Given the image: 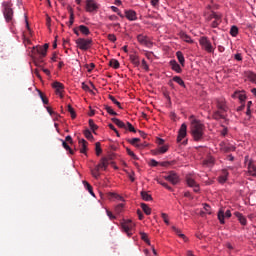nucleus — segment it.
I'll use <instances>...</instances> for the list:
<instances>
[{
	"mask_svg": "<svg viewBox=\"0 0 256 256\" xmlns=\"http://www.w3.org/2000/svg\"><path fill=\"white\" fill-rule=\"evenodd\" d=\"M217 109H219L218 111H221L222 113H227L229 108L227 107V102H225V99L217 100Z\"/></svg>",
	"mask_w": 256,
	"mask_h": 256,
	"instance_id": "nucleus-13",
	"label": "nucleus"
},
{
	"mask_svg": "<svg viewBox=\"0 0 256 256\" xmlns=\"http://www.w3.org/2000/svg\"><path fill=\"white\" fill-rule=\"evenodd\" d=\"M164 179L169 181L172 185H177V183H179V175L173 171H170L168 175L164 176Z\"/></svg>",
	"mask_w": 256,
	"mask_h": 256,
	"instance_id": "nucleus-9",
	"label": "nucleus"
},
{
	"mask_svg": "<svg viewBox=\"0 0 256 256\" xmlns=\"http://www.w3.org/2000/svg\"><path fill=\"white\" fill-rule=\"evenodd\" d=\"M248 173L252 177H256V166H255V164H253L252 161H250L249 164H248Z\"/></svg>",
	"mask_w": 256,
	"mask_h": 256,
	"instance_id": "nucleus-20",
	"label": "nucleus"
},
{
	"mask_svg": "<svg viewBox=\"0 0 256 256\" xmlns=\"http://www.w3.org/2000/svg\"><path fill=\"white\" fill-rule=\"evenodd\" d=\"M230 35L232 37H237V35H239V28L237 26H232L230 29Z\"/></svg>",
	"mask_w": 256,
	"mask_h": 256,
	"instance_id": "nucleus-42",
	"label": "nucleus"
},
{
	"mask_svg": "<svg viewBox=\"0 0 256 256\" xmlns=\"http://www.w3.org/2000/svg\"><path fill=\"white\" fill-rule=\"evenodd\" d=\"M176 57L180 65H182V67H185V56H183V52L181 51L176 52Z\"/></svg>",
	"mask_w": 256,
	"mask_h": 256,
	"instance_id": "nucleus-27",
	"label": "nucleus"
},
{
	"mask_svg": "<svg viewBox=\"0 0 256 256\" xmlns=\"http://www.w3.org/2000/svg\"><path fill=\"white\" fill-rule=\"evenodd\" d=\"M38 95L40 97V99L42 100L44 105H49V99H47V96H45V94L43 92H41V90H37Z\"/></svg>",
	"mask_w": 256,
	"mask_h": 256,
	"instance_id": "nucleus-31",
	"label": "nucleus"
},
{
	"mask_svg": "<svg viewBox=\"0 0 256 256\" xmlns=\"http://www.w3.org/2000/svg\"><path fill=\"white\" fill-rule=\"evenodd\" d=\"M2 7H4L3 15L6 19L7 23H11L13 21V9L11 2H3Z\"/></svg>",
	"mask_w": 256,
	"mask_h": 256,
	"instance_id": "nucleus-5",
	"label": "nucleus"
},
{
	"mask_svg": "<svg viewBox=\"0 0 256 256\" xmlns=\"http://www.w3.org/2000/svg\"><path fill=\"white\" fill-rule=\"evenodd\" d=\"M170 65L173 71H176V73H181V66L179 65V63H177V61L171 60Z\"/></svg>",
	"mask_w": 256,
	"mask_h": 256,
	"instance_id": "nucleus-21",
	"label": "nucleus"
},
{
	"mask_svg": "<svg viewBox=\"0 0 256 256\" xmlns=\"http://www.w3.org/2000/svg\"><path fill=\"white\" fill-rule=\"evenodd\" d=\"M108 39H109L112 43H115V41H117V36H115V34H108Z\"/></svg>",
	"mask_w": 256,
	"mask_h": 256,
	"instance_id": "nucleus-60",
	"label": "nucleus"
},
{
	"mask_svg": "<svg viewBox=\"0 0 256 256\" xmlns=\"http://www.w3.org/2000/svg\"><path fill=\"white\" fill-rule=\"evenodd\" d=\"M215 163V158L209 157L207 160L204 161V165H213Z\"/></svg>",
	"mask_w": 256,
	"mask_h": 256,
	"instance_id": "nucleus-53",
	"label": "nucleus"
},
{
	"mask_svg": "<svg viewBox=\"0 0 256 256\" xmlns=\"http://www.w3.org/2000/svg\"><path fill=\"white\" fill-rule=\"evenodd\" d=\"M125 17L128 21H137V12L134 10H126Z\"/></svg>",
	"mask_w": 256,
	"mask_h": 256,
	"instance_id": "nucleus-16",
	"label": "nucleus"
},
{
	"mask_svg": "<svg viewBox=\"0 0 256 256\" xmlns=\"http://www.w3.org/2000/svg\"><path fill=\"white\" fill-rule=\"evenodd\" d=\"M234 59H236V61H243V57L239 53L235 54Z\"/></svg>",
	"mask_w": 256,
	"mask_h": 256,
	"instance_id": "nucleus-63",
	"label": "nucleus"
},
{
	"mask_svg": "<svg viewBox=\"0 0 256 256\" xmlns=\"http://www.w3.org/2000/svg\"><path fill=\"white\" fill-rule=\"evenodd\" d=\"M222 151H224V153H229V151H235V148L233 146H223L222 145Z\"/></svg>",
	"mask_w": 256,
	"mask_h": 256,
	"instance_id": "nucleus-51",
	"label": "nucleus"
},
{
	"mask_svg": "<svg viewBox=\"0 0 256 256\" xmlns=\"http://www.w3.org/2000/svg\"><path fill=\"white\" fill-rule=\"evenodd\" d=\"M84 136L86 137V139H93V134L89 130L84 131Z\"/></svg>",
	"mask_w": 256,
	"mask_h": 256,
	"instance_id": "nucleus-56",
	"label": "nucleus"
},
{
	"mask_svg": "<svg viewBox=\"0 0 256 256\" xmlns=\"http://www.w3.org/2000/svg\"><path fill=\"white\" fill-rule=\"evenodd\" d=\"M206 21H212L211 27L215 29L219 27V25H221V22H222L221 14H217V12H211L210 14L206 15Z\"/></svg>",
	"mask_w": 256,
	"mask_h": 256,
	"instance_id": "nucleus-4",
	"label": "nucleus"
},
{
	"mask_svg": "<svg viewBox=\"0 0 256 256\" xmlns=\"http://www.w3.org/2000/svg\"><path fill=\"white\" fill-rule=\"evenodd\" d=\"M75 43L81 51H88V49H91V46L93 45V39L78 38Z\"/></svg>",
	"mask_w": 256,
	"mask_h": 256,
	"instance_id": "nucleus-3",
	"label": "nucleus"
},
{
	"mask_svg": "<svg viewBox=\"0 0 256 256\" xmlns=\"http://www.w3.org/2000/svg\"><path fill=\"white\" fill-rule=\"evenodd\" d=\"M62 142V147H64V149H66V151H69L70 155H73L75 152L71 149V147L69 146V144H67V142H65V140L61 139L60 140Z\"/></svg>",
	"mask_w": 256,
	"mask_h": 256,
	"instance_id": "nucleus-37",
	"label": "nucleus"
},
{
	"mask_svg": "<svg viewBox=\"0 0 256 256\" xmlns=\"http://www.w3.org/2000/svg\"><path fill=\"white\" fill-rule=\"evenodd\" d=\"M99 167H101V169H104V171L107 169V167H109V159L103 157L100 160V163L98 164Z\"/></svg>",
	"mask_w": 256,
	"mask_h": 256,
	"instance_id": "nucleus-25",
	"label": "nucleus"
},
{
	"mask_svg": "<svg viewBox=\"0 0 256 256\" xmlns=\"http://www.w3.org/2000/svg\"><path fill=\"white\" fill-rule=\"evenodd\" d=\"M95 151H96L97 157H99V155H101V153H103V149H101V142L95 143Z\"/></svg>",
	"mask_w": 256,
	"mask_h": 256,
	"instance_id": "nucleus-41",
	"label": "nucleus"
},
{
	"mask_svg": "<svg viewBox=\"0 0 256 256\" xmlns=\"http://www.w3.org/2000/svg\"><path fill=\"white\" fill-rule=\"evenodd\" d=\"M141 141L139 138H133L132 140H128L130 145H133L134 147H137L138 149H143V147H147V144H137Z\"/></svg>",
	"mask_w": 256,
	"mask_h": 256,
	"instance_id": "nucleus-17",
	"label": "nucleus"
},
{
	"mask_svg": "<svg viewBox=\"0 0 256 256\" xmlns=\"http://www.w3.org/2000/svg\"><path fill=\"white\" fill-rule=\"evenodd\" d=\"M225 217L226 219H230L231 217V210H225L220 209L218 212V220L220 221L221 225H225Z\"/></svg>",
	"mask_w": 256,
	"mask_h": 256,
	"instance_id": "nucleus-10",
	"label": "nucleus"
},
{
	"mask_svg": "<svg viewBox=\"0 0 256 256\" xmlns=\"http://www.w3.org/2000/svg\"><path fill=\"white\" fill-rule=\"evenodd\" d=\"M99 9V4L95 0H86V11L88 13L97 12Z\"/></svg>",
	"mask_w": 256,
	"mask_h": 256,
	"instance_id": "nucleus-8",
	"label": "nucleus"
},
{
	"mask_svg": "<svg viewBox=\"0 0 256 256\" xmlns=\"http://www.w3.org/2000/svg\"><path fill=\"white\" fill-rule=\"evenodd\" d=\"M180 37L182 40H184L186 43H193V39H191V36L187 35L184 32L180 33Z\"/></svg>",
	"mask_w": 256,
	"mask_h": 256,
	"instance_id": "nucleus-34",
	"label": "nucleus"
},
{
	"mask_svg": "<svg viewBox=\"0 0 256 256\" xmlns=\"http://www.w3.org/2000/svg\"><path fill=\"white\" fill-rule=\"evenodd\" d=\"M107 197L110 201H113V199H116L117 201H124L123 196H121L117 193H114V192H109L107 194Z\"/></svg>",
	"mask_w": 256,
	"mask_h": 256,
	"instance_id": "nucleus-19",
	"label": "nucleus"
},
{
	"mask_svg": "<svg viewBox=\"0 0 256 256\" xmlns=\"http://www.w3.org/2000/svg\"><path fill=\"white\" fill-rule=\"evenodd\" d=\"M141 208H142V210L144 211V213L146 215H151V209H150V207L147 204L142 203L141 204Z\"/></svg>",
	"mask_w": 256,
	"mask_h": 256,
	"instance_id": "nucleus-43",
	"label": "nucleus"
},
{
	"mask_svg": "<svg viewBox=\"0 0 256 256\" xmlns=\"http://www.w3.org/2000/svg\"><path fill=\"white\" fill-rule=\"evenodd\" d=\"M104 109L107 111V113H109V115L117 116V112L113 111V108H111V106L105 105Z\"/></svg>",
	"mask_w": 256,
	"mask_h": 256,
	"instance_id": "nucleus-47",
	"label": "nucleus"
},
{
	"mask_svg": "<svg viewBox=\"0 0 256 256\" xmlns=\"http://www.w3.org/2000/svg\"><path fill=\"white\" fill-rule=\"evenodd\" d=\"M227 177H229V172H227V170H223L222 175L218 178L219 183H225L227 181Z\"/></svg>",
	"mask_w": 256,
	"mask_h": 256,
	"instance_id": "nucleus-29",
	"label": "nucleus"
},
{
	"mask_svg": "<svg viewBox=\"0 0 256 256\" xmlns=\"http://www.w3.org/2000/svg\"><path fill=\"white\" fill-rule=\"evenodd\" d=\"M87 145H88V143L86 142L85 139L79 140L80 153H83L84 155L87 154Z\"/></svg>",
	"mask_w": 256,
	"mask_h": 256,
	"instance_id": "nucleus-18",
	"label": "nucleus"
},
{
	"mask_svg": "<svg viewBox=\"0 0 256 256\" xmlns=\"http://www.w3.org/2000/svg\"><path fill=\"white\" fill-rule=\"evenodd\" d=\"M108 99H110V101H112V103H114V105H117V107L119 109H123V107H121V102L117 101V99L115 98V96L113 95H109Z\"/></svg>",
	"mask_w": 256,
	"mask_h": 256,
	"instance_id": "nucleus-38",
	"label": "nucleus"
},
{
	"mask_svg": "<svg viewBox=\"0 0 256 256\" xmlns=\"http://www.w3.org/2000/svg\"><path fill=\"white\" fill-rule=\"evenodd\" d=\"M161 217H162L164 223H165L166 225H169V215H167L166 213H162V214H161Z\"/></svg>",
	"mask_w": 256,
	"mask_h": 256,
	"instance_id": "nucleus-54",
	"label": "nucleus"
},
{
	"mask_svg": "<svg viewBox=\"0 0 256 256\" xmlns=\"http://www.w3.org/2000/svg\"><path fill=\"white\" fill-rule=\"evenodd\" d=\"M232 97H238L241 103H244L245 99H247V96L245 95V93H241V92L234 93Z\"/></svg>",
	"mask_w": 256,
	"mask_h": 256,
	"instance_id": "nucleus-33",
	"label": "nucleus"
},
{
	"mask_svg": "<svg viewBox=\"0 0 256 256\" xmlns=\"http://www.w3.org/2000/svg\"><path fill=\"white\" fill-rule=\"evenodd\" d=\"M235 216L237 217L241 225H247V218H245L243 214H241L240 212H235Z\"/></svg>",
	"mask_w": 256,
	"mask_h": 256,
	"instance_id": "nucleus-24",
	"label": "nucleus"
},
{
	"mask_svg": "<svg viewBox=\"0 0 256 256\" xmlns=\"http://www.w3.org/2000/svg\"><path fill=\"white\" fill-rule=\"evenodd\" d=\"M124 207H125V204H118V205L115 207V213H116V215H119V214L123 213Z\"/></svg>",
	"mask_w": 256,
	"mask_h": 256,
	"instance_id": "nucleus-44",
	"label": "nucleus"
},
{
	"mask_svg": "<svg viewBox=\"0 0 256 256\" xmlns=\"http://www.w3.org/2000/svg\"><path fill=\"white\" fill-rule=\"evenodd\" d=\"M172 230L174 231V233H176V235H178V237H181V239H183V241H187V236H185V234L181 233V229L172 226Z\"/></svg>",
	"mask_w": 256,
	"mask_h": 256,
	"instance_id": "nucleus-28",
	"label": "nucleus"
},
{
	"mask_svg": "<svg viewBox=\"0 0 256 256\" xmlns=\"http://www.w3.org/2000/svg\"><path fill=\"white\" fill-rule=\"evenodd\" d=\"M32 53L34 55H39L40 59H43V57H47V51H45L42 46H36L32 48Z\"/></svg>",
	"mask_w": 256,
	"mask_h": 256,
	"instance_id": "nucleus-12",
	"label": "nucleus"
},
{
	"mask_svg": "<svg viewBox=\"0 0 256 256\" xmlns=\"http://www.w3.org/2000/svg\"><path fill=\"white\" fill-rule=\"evenodd\" d=\"M189 121L190 133L194 141H203V138L205 137V124H203L201 120L195 118L193 115L189 117Z\"/></svg>",
	"mask_w": 256,
	"mask_h": 256,
	"instance_id": "nucleus-1",
	"label": "nucleus"
},
{
	"mask_svg": "<svg viewBox=\"0 0 256 256\" xmlns=\"http://www.w3.org/2000/svg\"><path fill=\"white\" fill-rule=\"evenodd\" d=\"M127 154L132 157V159H134L135 161L139 160V157H137V155H135V152L131 151V149L127 148L126 149Z\"/></svg>",
	"mask_w": 256,
	"mask_h": 256,
	"instance_id": "nucleus-48",
	"label": "nucleus"
},
{
	"mask_svg": "<svg viewBox=\"0 0 256 256\" xmlns=\"http://www.w3.org/2000/svg\"><path fill=\"white\" fill-rule=\"evenodd\" d=\"M140 237H141L142 241L147 243V245H151V241L149 240V236L147 235V233L140 232Z\"/></svg>",
	"mask_w": 256,
	"mask_h": 256,
	"instance_id": "nucleus-36",
	"label": "nucleus"
},
{
	"mask_svg": "<svg viewBox=\"0 0 256 256\" xmlns=\"http://www.w3.org/2000/svg\"><path fill=\"white\" fill-rule=\"evenodd\" d=\"M82 89L83 91H89V93H92V90L89 88V86L87 84H85V82H82Z\"/></svg>",
	"mask_w": 256,
	"mask_h": 256,
	"instance_id": "nucleus-58",
	"label": "nucleus"
},
{
	"mask_svg": "<svg viewBox=\"0 0 256 256\" xmlns=\"http://www.w3.org/2000/svg\"><path fill=\"white\" fill-rule=\"evenodd\" d=\"M141 65L145 71H149V65L147 64V61H145V59L142 60Z\"/></svg>",
	"mask_w": 256,
	"mask_h": 256,
	"instance_id": "nucleus-59",
	"label": "nucleus"
},
{
	"mask_svg": "<svg viewBox=\"0 0 256 256\" xmlns=\"http://www.w3.org/2000/svg\"><path fill=\"white\" fill-rule=\"evenodd\" d=\"M141 197H142L143 201H152L153 200V197H151V195L149 193H147L146 191L141 192Z\"/></svg>",
	"mask_w": 256,
	"mask_h": 256,
	"instance_id": "nucleus-35",
	"label": "nucleus"
},
{
	"mask_svg": "<svg viewBox=\"0 0 256 256\" xmlns=\"http://www.w3.org/2000/svg\"><path fill=\"white\" fill-rule=\"evenodd\" d=\"M83 185L85 189H87V191L90 193V195H92V197H95V193L93 192V186H91V184H89V182L87 181H83Z\"/></svg>",
	"mask_w": 256,
	"mask_h": 256,
	"instance_id": "nucleus-30",
	"label": "nucleus"
},
{
	"mask_svg": "<svg viewBox=\"0 0 256 256\" xmlns=\"http://www.w3.org/2000/svg\"><path fill=\"white\" fill-rule=\"evenodd\" d=\"M204 211L208 215H211V206L209 204H204Z\"/></svg>",
	"mask_w": 256,
	"mask_h": 256,
	"instance_id": "nucleus-57",
	"label": "nucleus"
},
{
	"mask_svg": "<svg viewBox=\"0 0 256 256\" xmlns=\"http://www.w3.org/2000/svg\"><path fill=\"white\" fill-rule=\"evenodd\" d=\"M53 89H55L56 91V95H60V97H63V89H65V87L63 86V84H61L60 82H54L52 84Z\"/></svg>",
	"mask_w": 256,
	"mask_h": 256,
	"instance_id": "nucleus-15",
	"label": "nucleus"
},
{
	"mask_svg": "<svg viewBox=\"0 0 256 256\" xmlns=\"http://www.w3.org/2000/svg\"><path fill=\"white\" fill-rule=\"evenodd\" d=\"M73 23H75V14H74V13H72V14L70 15V20H69V22H68V27H72V26H73Z\"/></svg>",
	"mask_w": 256,
	"mask_h": 256,
	"instance_id": "nucleus-55",
	"label": "nucleus"
},
{
	"mask_svg": "<svg viewBox=\"0 0 256 256\" xmlns=\"http://www.w3.org/2000/svg\"><path fill=\"white\" fill-rule=\"evenodd\" d=\"M91 173L95 179H99V176L101 175L99 172H96L95 170H92Z\"/></svg>",
	"mask_w": 256,
	"mask_h": 256,
	"instance_id": "nucleus-61",
	"label": "nucleus"
},
{
	"mask_svg": "<svg viewBox=\"0 0 256 256\" xmlns=\"http://www.w3.org/2000/svg\"><path fill=\"white\" fill-rule=\"evenodd\" d=\"M169 151V147L167 145H162L158 148V153L163 154Z\"/></svg>",
	"mask_w": 256,
	"mask_h": 256,
	"instance_id": "nucleus-49",
	"label": "nucleus"
},
{
	"mask_svg": "<svg viewBox=\"0 0 256 256\" xmlns=\"http://www.w3.org/2000/svg\"><path fill=\"white\" fill-rule=\"evenodd\" d=\"M199 44L201 45L202 49H204V51H206L207 53H215L216 44L214 43V46H213L209 38L205 36L201 37L199 39Z\"/></svg>",
	"mask_w": 256,
	"mask_h": 256,
	"instance_id": "nucleus-2",
	"label": "nucleus"
},
{
	"mask_svg": "<svg viewBox=\"0 0 256 256\" xmlns=\"http://www.w3.org/2000/svg\"><path fill=\"white\" fill-rule=\"evenodd\" d=\"M89 127L93 131V133H95V131H97V129H98V126H97V124H95L93 119L89 120Z\"/></svg>",
	"mask_w": 256,
	"mask_h": 256,
	"instance_id": "nucleus-45",
	"label": "nucleus"
},
{
	"mask_svg": "<svg viewBox=\"0 0 256 256\" xmlns=\"http://www.w3.org/2000/svg\"><path fill=\"white\" fill-rule=\"evenodd\" d=\"M129 57H130L131 63L134 64L135 67H139V65H141V62L139 61V56L135 54H131Z\"/></svg>",
	"mask_w": 256,
	"mask_h": 256,
	"instance_id": "nucleus-23",
	"label": "nucleus"
},
{
	"mask_svg": "<svg viewBox=\"0 0 256 256\" xmlns=\"http://www.w3.org/2000/svg\"><path fill=\"white\" fill-rule=\"evenodd\" d=\"M225 112H221L220 110L214 112L213 117L216 119V121H219V119H225Z\"/></svg>",
	"mask_w": 256,
	"mask_h": 256,
	"instance_id": "nucleus-32",
	"label": "nucleus"
},
{
	"mask_svg": "<svg viewBox=\"0 0 256 256\" xmlns=\"http://www.w3.org/2000/svg\"><path fill=\"white\" fill-rule=\"evenodd\" d=\"M187 137V124L183 123L178 131L177 142L181 143Z\"/></svg>",
	"mask_w": 256,
	"mask_h": 256,
	"instance_id": "nucleus-11",
	"label": "nucleus"
},
{
	"mask_svg": "<svg viewBox=\"0 0 256 256\" xmlns=\"http://www.w3.org/2000/svg\"><path fill=\"white\" fill-rule=\"evenodd\" d=\"M128 131H130L131 133H137V130H135V127H133V124L130 122L126 123V128Z\"/></svg>",
	"mask_w": 256,
	"mask_h": 256,
	"instance_id": "nucleus-46",
	"label": "nucleus"
},
{
	"mask_svg": "<svg viewBox=\"0 0 256 256\" xmlns=\"http://www.w3.org/2000/svg\"><path fill=\"white\" fill-rule=\"evenodd\" d=\"M107 216L109 217V219H115V215H113V213L109 210H106Z\"/></svg>",
	"mask_w": 256,
	"mask_h": 256,
	"instance_id": "nucleus-64",
	"label": "nucleus"
},
{
	"mask_svg": "<svg viewBox=\"0 0 256 256\" xmlns=\"http://www.w3.org/2000/svg\"><path fill=\"white\" fill-rule=\"evenodd\" d=\"M80 33H82V35H91V31L89 30V27L85 26V25H80L78 27Z\"/></svg>",
	"mask_w": 256,
	"mask_h": 256,
	"instance_id": "nucleus-26",
	"label": "nucleus"
},
{
	"mask_svg": "<svg viewBox=\"0 0 256 256\" xmlns=\"http://www.w3.org/2000/svg\"><path fill=\"white\" fill-rule=\"evenodd\" d=\"M68 111L70 112L71 118L75 119V117H77V114L75 113V109H73V106L68 105Z\"/></svg>",
	"mask_w": 256,
	"mask_h": 256,
	"instance_id": "nucleus-50",
	"label": "nucleus"
},
{
	"mask_svg": "<svg viewBox=\"0 0 256 256\" xmlns=\"http://www.w3.org/2000/svg\"><path fill=\"white\" fill-rule=\"evenodd\" d=\"M186 183L188 187L194 188L195 193H199V184H197V182L195 181V177H193V175H186Z\"/></svg>",
	"mask_w": 256,
	"mask_h": 256,
	"instance_id": "nucleus-7",
	"label": "nucleus"
},
{
	"mask_svg": "<svg viewBox=\"0 0 256 256\" xmlns=\"http://www.w3.org/2000/svg\"><path fill=\"white\" fill-rule=\"evenodd\" d=\"M137 40L140 45H145V47H149V45H151V41L149 40V38L143 34H139L137 36Z\"/></svg>",
	"mask_w": 256,
	"mask_h": 256,
	"instance_id": "nucleus-14",
	"label": "nucleus"
},
{
	"mask_svg": "<svg viewBox=\"0 0 256 256\" xmlns=\"http://www.w3.org/2000/svg\"><path fill=\"white\" fill-rule=\"evenodd\" d=\"M112 123H115V125H117V127H120V129H127V125L119 120V118H112Z\"/></svg>",
	"mask_w": 256,
	"mask_h": 256,
	"instance_id": "nucleus-22",
	"label": "nucleus"
},
{
	"mask_svg": "<svg viewBox=\"0 0 256 256\" xmlns=\"http://www.w3.org/2000/svg\"><path fill=\"white\" fill-rule=\"evenodd\" d=\"M111 10L114 12V13H117V15H119V17H121L123 19V16L122 13H121V10H119V8L115 7V6H111Z\"/></svg>",
	"mask_w": 256,
	"mask_h": 256,
	"instance_id": "nucleus-52",
	"label": "nucleus"
},
{
	"mask_svg": "<svg viewBox=\"0 0 256 256\" xmlns=\"http://www.w3.org/2000/svg\"><path fill=\"white\" fill-rule=\"evenodd\" d=\"M173 81L175 83H178V85H180L181 87H185V82L183 81V79L179 76H174L173 77Z\"/></svg>",
	"mask_w": 256,
	"mask_h": 256,
	"instance_id": "nucleus-40",
	"label": "nucleus"
},
{
	"mask_svg": "<svg viewBox=\"0 0 256 256\" xmlns=\"http://www.w3.org/2000/svg\"><path fill=\"white\" fill-rule=\"evenodd\" d=\"M121 227L124 233L127 234L128 237H131V235H133V229H135V223L131 220H124L121 223Z\"/></svg>",
	"mask_w": 256,
	"mask_h": 256,
	"instance_id": "nucleus-6",
	"label": "nucleus"
},
{
	"mask_svg": "<svg viewBox=\"0 0 256 256\" xmlns=\"http://www.w3.org/2000/svg\"><path fill=\"white\" fill-rule=\"evenodd\" d=\"M109 66L113 67V69H119L120 64H119V62L116 59H111L109 61Z\"/></svg>",
	"mask_w": 256,
	"mask_h": 256,
	"instance_id": "nucleus-39",
	"label": "nucleus"
},
{
	"mask_svg": "<svg viewBox=\"0 0 256 256\" xmlns=\"http://www.w3.org/2000/svg\"><path fill=\"white\" fill-rule=\"evenodd\" d=\"M151 167H157L159 165V162H157L155 159L150 160Z\"/></svg>",
	"mask_w": 256,
	"mask_h": 256,
	"instance_id": "nucleus-62",
	"label": "nucleus"
}]
</instances>
